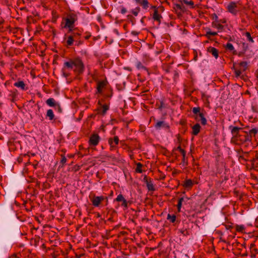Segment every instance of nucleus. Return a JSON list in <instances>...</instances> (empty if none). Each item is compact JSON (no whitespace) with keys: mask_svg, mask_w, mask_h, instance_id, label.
Returning <instances> with one entry per match:
<instances>
[{"mask_svg":"<svg viewBox=\"0 0 258 258\" xmlns=\"http://www.w3.org/2000/svg\"><path fill=\"white\" fill-rule=\"evenodd\" d=\"M64 66L67 69H73L74 72L77 75L82 74L85 69L82 60L79 57L66 61L64 63Z\"/></svg>","mask_w":258,"mask_h":258,"instance_id":"f257e3e1","label":"nucleus"},{"mask_svg":"<svg viewBox=\"0 0 258 258\" xmlns=\"http://www.w3.org/2000/svg\"><path fill=\"white\" fill-rule=\"evenodd\" d=\"M229 128L231 130V133L232 135L231 139V142L232 143L240 145L248 140L246 137H243L239 134V131L241 130L242 128L233 126L232 125L229 126Z\"/></svg>","mask_w":258,"mask_h":258,"instance_id":"f03ea898","label":"nucleus"},{"mask_svg":"<svg viewBox=\"0 0 258 258\" xmlns=\"http://www.w3.org/2000/svg\"><path fill=\"white\" fill-rule=\"evenodd\" d=\"M247 63L246 61H242L239 63H234L233 69L234 70L235 77L238 78L240 76L242 72L246 70Z\"/></svg>","mask_w":258,"mask_h":258,"instance_id":"7ed1b4c3","label":"nucleus"},{"mask_svg":"<svg viewBox=\"0 0 258 258\" xmlns=\"http://www.w3.org/2000/svg\"><path fill=\"white\" fill-rule=\"evenodd\" d=\"M77 20V16L74 13H71L68 17L65 19L66 24L64 26V28H68L69 29V32L72 31L74 29V23Z\"/></svg>","mask_w":258,"mask_h":258,"instance_id":"20e7f679","label":"nucleus"},{"mask_svg":"<svg viewBox=\"0 0 258 258\" xmlns=\"http://www.w3.org/2000/svg\"><path fill=\"white\" fill-rule=\"evenodd\" d=\"M238 5V2H231L226 7L227 11L233 15H236L239 11Z\"/></svg>","mask_w":258,"mask_h":258,"instance_id":"39448f33","label":"nucleus"},{"mask_svg":"<svg viewBox=\"0 0 258 258\" xmlns=\"http://www.w3.org/2000/svg\"><path fill=\"white\" fill-rule=\"evenodd\" d=\"M89 197L92 205L96 207H99L101 203L104 200L107 201L108 200L107 197L104 196H96L94 195L92 198L90 196Z\"/></svg>","mask_w":258,"mask_h":258,"instance_id":"423d86ee","label":"nucleus"},{"mask_svg":"<svg viewBox=\"0 0 258 258\" xmlns=\"http://www.w3.org/2000/svg\"><path fill=\"white\" fill-rule=\"evenodd\" d=\"M100 140V137L98 134L92 135L89 140V144L90 146H97Z\"/></svg>","mask_w":258,"mask_h":258,"instance_id":"0eeeda50","label":"nucleus"},{"mask_svg":"<svg viewBox=\"0 0 258 258\" xmlns=\"http://www.w3.org/2000/svg\"><path fill=\"white\" fill-rule=\"evenodd\" d=\"M155 127L157 130H160L161 128L169 130L170 126L168 123L164 121H158L155 125Z\"/></svg>","mask_w":258,"mask_h":258,"instance_id":"6e6552de","label":"nucleus"},{"mask_svg":"<svg viewBox=\"0 0 258 258\" xmlns=\"http://www.w3.org/2000/svg\"><path fill=\"white\" fill-rule=\"evenodd\" d=\"M71 35L73 37L74 41H78V40L81 38V32L78 30L77 28L72 30V31L70 32Z\"/></svg>","mask_w":258,"mask_h":258,"instance_id":"1a4fd4ad","label":"nucleus"},{"mask_svg":"<svg viewBox=\"0 0 258 258\" xmlns=\"http://www.w3.org/2000/svg\"><path fill=\"white\" fill-rule=\"evenodd\" d=\"M195 119L198 121H201V124L203 125H205L207 124V119L205 117V114L203 112L199 113L195 116Z\"/></svg>","mask_w":258,"mask_h":258,"instance_id":"9d476101","label":"nucleus"},{"mask_svg":"<svg viewBox=\"0 0 258 258\" xmlns=\"http://www.w3.org/2000/svg\"><path fill=\"white\" fill-rule=\"evenodd\" d=\"M119 142V138L117 136L114 137L113 139L109 138L108 140V143L110 145V148L112 149L113 148L118 145Z\"/></svg>","mask_w":258,"mask_h":258,"instance_id":"9b49d317","label":"nucleus"},{"mask_svg":"<svg viewBox=\"0 0 258 258\" xmlns=\"http://www.w3.org/2000/svg\"><path fill=\"white\" fill-rule=\"evenodd\" d=\"M152 8L155 9L153 13V19L154 20L157 21L158 22V24H160L162 17L161 15L158 13V10L156 9L155 7L152 6Z\"/></svg>","mask_w":258,"mask_h":258,"instance_id":"f8f14e48","label":"nucleus"},{"mask_svg":"<svg viewBox=\"0 0 258 258\" xmlns=\"http://www.w3.org/2000/svg\"><path fill=\"white\" fill-rule=\"evenodd\" d=\"M106 84L107 81L106 80L99 81L97 83V93H101L102 92L103 88L106 86Z\"/></svg>","mask_w":258,"mask_h":258,"instance_id":"ddd939ff","label":"nucleus"},{"mask_svg":"<svg viewBox=\"0 0 258 258\" xmlns=\"http://www.w3.org/2000/svg\"><path fill=\"white\" fill-rule=\"evenodd\" d=\"M117 202H121V206L123 207L127 208V202L124 198L123 196L121 194H119L117 196V198L115 199Z\"/></svg>","mask_w":258,"mask_h":258,"instance_id":"4468645a","label":"nucleus"},{"mask_svg":"<svg viewBox=\"0 0 258 258\" xmlns=\"http://www.w3.org/2000/svg\"><path fill=\"white\" fill-rule=\"evenodd\" d=\"M207 51L208 52L212 54V55L214 56L216 58H218L219 51L217 49H216L215 47L210 46L208 48Z\"/></svg>","mask_w":258,"mask_h":258,"instance_id":"2eb2a0df","label":"nucleus"},{"mask_svg":"<svg viewBox=\"0 0 258 258\" xmlns=\"http://www.w3.org/2000/svg\"><path fill=\"white\" fill-rule=\"evenodd\" d=\"M182 185L186 189H190L192 187L194 183L191 179H188L184 180Z\"/></svg>","mask_w":258,"mask_h":258,"instance_id":"dca6fc26","label":"nucleus"},{"mask_svg":"<svg viewBox=\"0 0 258 258\" xmlns=\"http://www.w3.org/2000/svg\"><path fill=\"white\" fill-rule=\"evenodd\" d=\"M201 126L200 124L196 123L192 127V134L197 136L201 130Z\"/></svg>","mask_w":258,"mask_h":258,"instance_id":"f3484780","label":"nucleus"},{"mask_svg":"<svg viewBox=\"0 0 258 258\" xmlns=\"http://www.w3.org/2000/svg\"><path fill=\"white\" fill-rule=\"evenodd\" d=\"M46 103L50 107H55L56 105L58 104L54 98H49L46 101Z\"/></svg>","mask_w":258,"mask_h":258,"instance_id":"a211bd4d","label":"nucleus"},{"mask_svg":"<svg viewBox=\"0 0 258 258\" xmlns=\"http://www.w3.org/2000/svg\"><path fill=\"white\" fill-rule=\"evenodd\" d=\"M14 86L21 88L22 90H26V85L24 82L22 81H18L15 82L14 84Z\"/></svg>","mask_w":258,"mask_h":258,"instance_id":"6ab92c4d","label":"nucleus"},{"mask_svg":"<svg viewBox=\"0 0 258 258\" xmlns=\"http://www.w3.org/2000/svg\"><path fill=\"white\" fill-rule=\"evenodd\" d=\"M212 26L213 28L217 29L219 31H223L224 28V26L220 24L218 22H212Z\"/></svg>","mask_w":258,"mask_h":258,"instance_id":"aec40b11","label":"nucleus"},{"mask_svg":"<svg viewBox=\"0 0 258 258\" xmlns=\"http://www.w3.org/2000/svg\"><path fill=\"white\" fill-rule=\"evenodd\" d=\"M144 9L147 10L149 7V3L148 0H141L140 2L138 3Z\"/></svg>","mask_w":258,"mask_h":258,"instance_id":"412c9836","label":"nucleus"},{"mask_svg":"<svg viewBox=\"0 0 258 258\" xmlns=\"http://www.w3.org/2000/svg\"><path fill=\"white\" fill-rule=\"evenodd\" d=\"M46 117L49 118L50 120H52L54 118V114L52 109H48L46 112Z\"/></svg>","mask_w":258,"mask_h":258,"instance_id":"4be33fe9","label":"nucleus"},{"mask_svg":"<svg viewBox=\"0 0 258 258\" xmlns=\"http://www.w3.org/2000/svg\"><path fill=\"white\" fill-rule=\"evenodd\" d=\"M147 187L149 190L150 191H154L155 190L154 186L152 182V181H146Z\"/></svg>","mask_w":258,"mask_h":258,"instance_id":"5701e85b","label":"nucleus"},{"mask_svg":"<svg viewBox=\"0 0 258 258\" xmlns=\"http://www.w3.org/2000/svg\"><path fill=\"white\" fill-rule=\"evenodd\" d=\"M176 216L173 214L170 215V214H168L167 215V219L169 220L170 222L173 223L176 221Z\"/></svg>","mask_w":258,"mask_h":258,"instance_id":"b1692460","label":"nucleus"},{"mask_svg":"<svg viewBox=\"0 0 258 258\" xmlns=\"http://www.w3.org/2000/svg\"><path fill=\"white\" fill-rule=\"evenodd\" d=\"M217 35V32H212L210 29H208V30L206 32V34H205V36L208 38H210L211 36H216Z\"/></svg>","mask_w":258,"mask_h":258,"instance_id":"393cba45","label":"nucleus"},{"mask_svg":"<svg viewBox=\"0 0 258 258\" xmlns=\"http://www.w3.org/2000/svg\"><path fill=\"white\" fill-rule=\"evenodd\" d=\"M181 2H183L184 4L186 5L189 6L191 8H194V3L192 1H188V0H179Z\"/></svg>","mask_w":258,"mask_h":258,"instance_id":"a878e982","label":"nucleus"},{"mask_svg":"<svg viewBox=\"0 0 258 258\" xmlns=\"http://www.w3.org/2000/svg\"><path fill=\"white\" fill-rule=\"evenodd\" d=\"M248 156V152H244L243 155H240L239 156V160L240 161H246L247 160L246 159V157H247Z\"/></svg>","mask_w":258,"mask_h":258,"instance_id":"bb28decb","label":"nucleus"},{"mask_svg":"<svg viewBox=\"0 0 258 258\" xmlns=\"http://www.w3.org/2000/svg\"><path fill=\"white\" fill-rule=\"evenodd\" d=\"M74 42L75 41H74L73 37H72V36L71 35H69L68 37L67 42H66L67 46H72Z\"/></svg>","mask_w":258,"mask_h":258,"instance_id":"cd10ccee","label":"nucleus"},{"mask_svg":"<svg viewBox=\"0 0 258 258\" xmlns=\"http://www.w3.org/2000/svg\"><path fill=\"white\" fill-rule=\"evenodd\" d=\"M136 67L138 68V69H139V70L144 69V70L148 71V69L145 67H144L143 65V64L141 63V62H140V61H137V63H136Z\"/></svg>","mask_w":258,"mask_h":258,"instance_id":"c85d7f7f","label":"nucleus"},{"mask_svg":"<svg viewBox=\"0 0 258 258\" xmlns=\"http://www.w3.org/2000/svg\"><path fill=\"white\" fill-rule=\"evenodd\" d=\"M143 167V165L141 163H138L137 164V167L136 169V171L138 173H142L143 171L142 170V168Z\"/></svg>","mask_w":258,"mask_h":258,"instance_id":"c756f323","label":"nucleus"},{"mask_svg":"<svg viewBox=\"0 0 258 258\" xmlns=\"http://www.w3.org/2000/svg\"><path fill=\"white\" fill-rule=\"evenodd\" d=\"M245 35L246 37L247 41H248L249 42H251V43L253 42V39H252V37L251 36V35L249 32H246L245 33Z\"/></svg>","mask_w":258,"mask_h":258,"instance_id":"7c9ffc66","label":"nucleus"},{"mask_svg":"<svg viewBox=\"0 0 258 258\" xmlns=\"http://www.w3.org/2000/svg\"><path fill=\"white\" fill-rule=\"evenodd\" d=\"M109 106L107 105H103L102 107V114L104 115L106 111L108 110Z\"/></svg>","mask_w":258,"mask_h":258,"instance_id":"2f4dec72","label":"nucleus"},{"mask_svg":"<svg viewBox=\"0 0 258 258\" xmlns=\"http://www.w3.org/2000/svg\"><path fill=\"white\" fill-rule=\"evenodd\" d=\"M245 229V227L243 225H236V230L238 232H242Z\"/></svg>","mask_w":258,"mask_h":258,"instance_id":"473e14b6","label":"nucleus"},{"mask_svg":"<svg viewBox=\"0 0 258 258\" xmlns=\"http://www.w3.org/2000/svg\"><path fill=\"white\" fill-rule=\"evenodd\" d=\"M200 108L199 107H194L192 108V112L194 114H195L196 115V116L199 113H201L200 112Z\"/></svg>","mask_w":258,"mask_h":258,"instance_id":"72a5a7b5","label":"nucleus"},{"mask_svg":"<svg viewBox=\"0 0 258 258\" xmlns=\"http://www.w3.org/2000/svg\"><path fill=\"white\" fill-rule=\"evenodd\" d=\"M61 159L60 160V163L62 165L61 167H62L66 163L67 160V158H66V157L64 156V155H61Z\"/></svg>","mask_w":258,"mask_h":258,"instance_id":"f704fd0d","label":"nucleus"},{"mask_svg":"<svg viewBox=\"0 0 258 258\" xmlns=\"http://www.w3.org/2000/svg\"><path fill=\"white\" fill-rule=\"evenodd\" d=\"M226 48L230 51L233 50L234 48L233 45L230 43H227L226 45Z\"/></svg>","mask_w":258,"mask_h":258,"instance_id":"c9c22d12","label":"nucleus"},{"mask_svg":"<svg viewBox=\"0 0 258 258\" xmlns=\"http://www.w3.org/2000/svg\"><path fill=\"white\" fill-rule=\"evenodd\" d=\"M258 132V130L254 128H252L251 130H250L249 131V134L250 136L251 135H256Z\"/></svg>","mask_w":258,"mask_h":258,"instance_id":"e433bc0d","label":"nucleus"},{"mask_svg":"<svg viewBox=\"0 0 258 258\" xmlns=\"http://www.w3.org/2000/svg\"><path fill=\"white\" fill-rule=\"evenodd\" d=\"M139 11H140V8H137L136 9L133 10L132 11V13L134 16H137L138 15Z\"/></svg>","mask_w":258,"mask_h":258,"instance_id":"4c0bfd02","label":"nucleus"},{"mask_svg":"<svg viewBox=\"0 0 258 258\" xmlns=\"http://www.w3.org/2000/svg\"><path fill=\"white\" fill-rule=\"evenodd\" d=\"M256 160L255 159V158H253L252 159L250 160L249 162L251 163V166L254 168L255 167H256V165L255 164V161Z\"/></svg>","mask_w":258,"mask_h":258,"instance_id":"58836bf2","label":"nucleus"},{"mask_svg":"<svg viewBox=\"0 0 258 258\" xmlns=\"http://www.w3.org/2000/svg\"><path fill=\"white\" fill-rule=\"evenodd\" d=\"M213 22H218L219 19L218 16L216 14H213L212 16Z\"/></svg>","mask_w":258,"mask_h":258,"instance_id":"ea45409f","label":"nucleus"},{"mask_svg":"<svg viewBox=\"0 0 258 258\" xmlns=\"http://www.w3.org/2000/svg\"><path fill=\"white\" fill-rule=\"evenodd\" d=\"M55 109H56L57 110V111L59 113H61L62 112V109L60 106V105L59 104V103H58L56 106L55 107Z\"/></svg>","mask_w":258,"mask_h":258,"instance_id":"a19ab883","label":"nucleus"},{"mask_svg":"<svg viewBox=\"0 0 258 258\" xmlns=\"http://www.w3.org/2000/svg\"><path fill=\"white\" fill-rule=\"evenodd\" d=\"M179 231L183 235L185 236L188 234V231L186 229H181Z\"/></svg>","mask_w":258,"mask_h":258,"instance_id":"79ce46f5","label":"nucleus"},{"mask_svg":"<svg viewBox=\"0 0 258 258\" xmlns=\"http://www.w3.org/2000/svg\"><path fill=\"white\" fill-rule=\"evenodd\" d=\"M181 206H182V204L181 203V200H178V204L177 205L178 211H180Z\"/></svg>","mask_w":258,"mask_h":258,"instance_id":"37998d69","label":"nucleus"},{"mask_svg":"<svg viewBox=\"0 0 258 258\" xmlns=\"http://www.w3.org/2000/svg\"><path fill=\"white\" fill-rule=\"evenodd\" d=\"M175 6L177 9L181 10V11L183 10V7L181 5H180V4H176Z\"/></svg>","mask_w":258,"mask_h":258,"instance_id":"c03bdc74","label":"nucleus"},{"mask_svg":"<svg viewBox=\"0 0 258 258\" xmlns=\"http://www.w3.org/2000/svg\"><path fill=\"white\" fill-rule=\"evenodd\" d=\"M75 45L77 46H79L83 43V41L80 39L78 40V41H75Z\"/></svg>","mask_w":258,"mask_h":258,"instance_id":"a18cd8bd","label":"nucleus"},{"mask_svg":"<svg viewBox=\"0 0 258 258\" xmlns=\"http://www.w3.org/2000/svg\"><path fill=\"white\" fill-rule=\"evenodd\" d=\"M218 22L221 24V23L222 24H224L226 22V20L225 19H219L218 20Z\"/></svg>","mask_w":258,"mask_h":258,"instance_id":"49530a36","label":"nucleus"},{"mask_svg":"<svg viewBox=\"0 0 258 258\" xmlns=\"http://www.w3.org/2000/svg\"><path fill=\"white\" fill-rule=\"evenodd\" d=\"M132 34L134 35V36H137L139 34V32H137V31H133L132 32H131Z\"/></svg>","mask_w":258,"mask_h":258,"instance_id":"de8ad7c7","label":"nucleus"},{"mask_svg":"<svg viewBox=\"0 0 258 258\" xmlns=\"http://www.w3.org/2000/svg\"><path fill=\"white\" fill-rule=\"evenodd\" d=\"M126 10L125 8H123L121 9V13L122 14H124L125 13H126Z\"/></svg>","mask_w":258,"mask_h":258,"instance_id":"09e8293b","label":"nucleus"},{"mask_svg":"<svg viewBox=\"0 0 258 258\" xmlns=\"http://www.w3.org/2000/svg\"><path fill=\"white\" fill-rule=\"evenodd\" d=\"M179 152L182 154L183 157H184L185 155V152L184 151V150L183 149H180V151H179Z\"/></svg>","mask_w":258,"mask_h":258,"instance_id":"8fccbe9b","label":"nucleus"},{"mask_svg":"<svg viewBox=\"0 0 258 258\" xmlns=\"http://www.w3.org/2000/svg\"><path fill=\"white\" fill-rule=\"evenodd\" d=\"M255 159L258 160V153L256 152L254 156Z\"/></svg>","mask_w":258,"mask_h":258,"instance_id":"3c124183","label":"nucleus"},{"mask_svg":"<svg viewBox=\"0 0 258 258\" xmlns=\"http://www.w3.org/2000/svg\"><path fill=\"white\" fill-rule=\"evenodd\" d=\"M225 227L227 229H230L231 228H232V226L229 225H226Z\"/></svg>","mask_w":258,"mask_h":258,"instance_id":"603ef678","label":"nucleus"},{"mask_svg":"<svg viewBox=\"0 0 258 258\" xmlns=\"http://www.w3.org/2000/svg\"><path fill=\"white\" fill-rule=\"evenodd\" d=\"M10 258H19L16 254L12 255Z\"/></svg>","mask_w":258,"mask_h":258,"instance_id":"864d4df0","label":"nucleus"},{"mask_svg":"<svg viewBox=\"0 0 258 258\" xmlns=\"http://www.w3.org/2000/svg\"><path fill=\"white\" fill-rule=\"evenodd\" d=\"M178 200H181V203L182 204L183 201V200H184V199H183V198H181L179 199Z\"/></svg>","mask_w":258,"mask_h":258,"instance_id":"5fc2aeb1","label":"nucleus"},{"mask_svg":"<svg viewBox=\"0 0 258 258\" xmlns=\"http://www.w3.org/2000/svg\"><path fill=\"white\" fill-rule=\"evenodd\" d=\"M63 75L66 77H68V74H66L64 72H63Z\"/></svg>","mask_w":258,"mask_h":258,"instance_id":"6e6d98bb","label":"nucleus"},{"mask_svg":"<svg viewBox=\"0 0 258 258\" xmlns=\"http://www.w3.org/2000/svg\"><path fill=\"white\" fill-rule=\"evenodd\" d=\"M255 254H251V258H255Z\"/></svg>","mask_w":258,"mask_h":258,"instance_id":"4d7b16f0","label":"nucleus"},{"mask_svg":"<svg viewBox=\"0 0 258 258\" xmlns=\"http://www.w3.org/2000/svg\"><path fill=\"white\" fill-rule=\"evenodd\" d=\"M180 149H182L180 146H178L177 147V150H178L179 151H180Z\"/></svg>","mask_w":258,"mask_h":258,"instance_id":"13d9d810","label":"nucleus"},{"mask_svg":"<svg viewBox=\"0 0 258 258\" xmlns=\"http://www.w3.org/2000/svg\"><path fill=\"white\" fill-rule=\"evenodd\" d=\"M137 3L140 2L141 0H135Z\"/></svg>","mask_w":258,"mask_h":258,"instance_id":"bf43d9fd","label":"nucleus"},{"mask_svg":"<svg viewBox=\"0 0 258 258\" xmlns=\"http://www.w3.org/2000/svg\"><path fill=\"white\" fill-rule=\"evenodd\" d=\"M89 38V36H86V39H88Z\"/></svg>","mask_w":258,"mask_h":258,"instance_id":"052dcab7","label":"nucleus"},{"mask_svg":"<svg viewBox=\"0 0 258 258\" xmlns=\"http://www.w3.org/2000/svg\"><path fill=\"white\" fill-rule=\"evenodd\" d=\"M12 101H13V102L14 101V98L12 99Z\"/></svg>","mask_w":258,"mask_h":258,"instance_id":"680f3d73","label":"nucleus"},{"mask_svg":"<svg viewBox=\"0 0 258 258\" xmlns=\"http://www.w3.org/2000/svg\"><path fill=\"white\" fill-rule=\"evenodd\" d=\"M2 24V22H0V25Z\"/></svg>","mask_w":258,"mask_h":258,"instance_id":"e2e57ef3","label":"nucleus"}]
</instances>
